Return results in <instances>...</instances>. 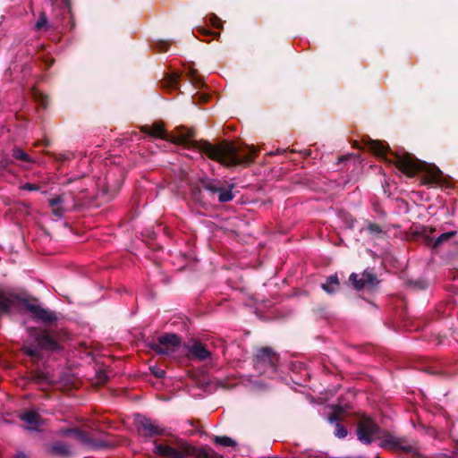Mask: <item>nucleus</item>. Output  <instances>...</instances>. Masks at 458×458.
Returning <instances> with one entry per match:
<instances>
[{"mask_svg":"<svg viewBox=\"0 0 458 458\" xmlns=\"http://www.w3.org/2000/svg\"><path fill=\"white\" fill-rule=\"evenodd\" d=\"M143 131L148 135L183 145L185 148L199 154H206L209 158L216 160L226 166L247 165L252 162L256 148L251 146H235L233 143H223L214 146L207 141L198 142L193 140V131L190 129L178 128L175 132L166 133L161 123L144 126Z\"/></svg>","mask_w":458,"mask_h":458,"instance_id":"f257e3e1","label":"nucleus"},{"mask_svg":"<svg viewBox=\"0 0 458 458\" xmlns=\"http://www.w3.org/2000/svg\"><path fill=\"white\" fill-rule=\"evenodd\" d=\"M368 148L376 156L385 159L386 162L394 163L395 166L408 176H412L421 171L424 173L423 183L437 184L442 178V172L438 167L428 165L414 158L408 153H393L387 146L377 140H369Z\"/></svg>","mask_w":458,"mask_h":458,"instance_id":"f03ea898","label":"nucleus"},{"mask_svg":"<svg viewBox=\"0 0 458 458\" xmlns=\"http://www.w3.org/2000/svg\"><path fill=\"white\" fill-rule=\"evenodd\" d=\"M21 308H24L28 310L32 318L43 322L56 320L54 312L38 304L31 303L28 299L22 298L16 293L0 290V313H10L13 310Z\"/></svg>","mask_w":458,"mask_h":458,"instance_id":"7ed1b4c3","label":"nucleus"},{"mask_svg":"<svg viewBox=\"0 0 458 458\" xmlns=\"http://www.w3.org/2000/svg\"><path fill=\"white\" fill-rule=\"evenodd\" d=\"M358 439L364 444H370L378 441L380 446L385 448H394L398 442L388 431L381 429L372 419L362 417L357 428Z\"/></svg>","mask_w":458,"mask_h":458,"instance_id":"20e7f679","label":"nucleus"},{"mask_svg":"<svg viewBox=\"0 0 458 458\" xmlns=\"http://www.w3.org/2000/svg\"><path fill=\"white\" fill-rule=\"evenodd\" d=\"M154 453L164 458H207V453L179 439L174 445L154 442Z\"/></svg>","mask_w":458,"mask_h":458,"instance_id":"39448f33","label":"nucleus"},{"mask_svg":"<svg viewBox=\"0 0 458 458\" xmlns=\"http://www.w3.org/2000/svg\"><path fill=\"white\" fill-rule=\"evenodd\" d=\"M29 337L23 344V351L33 360L40 358V351H55L59 348L58 344L49 336L45 330L30 328Z\"/></svg>","mask_w":458,"mask_h":458,"instance_id":"423d86ee","label":"nucleus"},{"mask_svg":"<svg viewBox=\"0 0 458 458\" xmlns=\"http://www.w3.org/2000/svg\"><path fill=\"white\" fill-rule=\"evenodd\" d=\"M277 355L269 347H264L257 352L254 366L260 374L274 375L276 372Z\"/></svg>","mask_w":458,"mask_h":458,"instance_id":"0eeeda50","label":"nucleus"},{"mask_svg":"<svg viewBox=\"0 0 458 458\" xmlns=\"http://www.w3.org/2000/svg\"><path fill=\"white\" fill-rule=\"evenodd\" d=\"M233 185V183L216 179H208L203 182V188L211 197L217 196V200L221 203L231 201L233 199L234 195L232 192Z\"/></svg>","mask_w":458,"mask_h":458,"instance_id":"6e6552de","label":"nucleus"},{"mask_svg":"<svg viewBox=\"0 0 458 458\" xmlns=\"http://www.w3.org/2000/svg\"><path fill=\"white\" fill-rule=\"evenodd\" d=\"M181 341L174 334H165L158 337L157 344H153L151 349L160 355H170L180 346Z\"/></svg>","mask_w":458,"mask_h":458,"instance_id":"1a4fd4ad","label":"nucleus"},{"mask_svg":"<svg viewBox=\"0 0 458 458\" xmlns=\"http://www.w3.org/2000/svg\"><path fill=\"white\" fill-rule=\"evenodd\" d=\"M64 435H71L76 438L83 445L89 446L93 449H102L108 447L110 443L103 439H92L87 433L80 429H67L64 432Z\"/></svg>","mask_w":458,"mask_h":458,"instance_id":"9d476101","label":"nucleus"},{"mask_svg":"<svg viewBox=\"0 0 458 458\" xmlns=\"http://www.w3.org/2000/svg\"><path fill=\"white\" fill-rule=\"evenodd\" d=\"M139 430L143 436L155 437L164 434V428H162L156 420H152L146 417H140L137 420Z\"/></svg>","mask_w":458,"mask_h":458,"instance_id":"9b49d317","label":"nucleus"},{"mask_svg":"<svg viewBox=\"0 0 458 458\" xmlns=\"http://www.w3.org/2000/svg\"><path fill=\"white\" fill-rule=\"evenodd\" d=\"M349 281L353 284L355 289L360 290L366 285L374 286L376 284L377 278L371 271L366 269L362 273L360 278H359L357 274L352 273L349 276Z\"/></svg>","mask_w":458,"mask_h":458,"instance_id":"f8f14e48","label":"nucleus"},{"mask_svg":"<svg viewBox=\"0 0 458 458\" xmlns=\"http://www.w3.org/2000/svg\"><path fill=\"white\" fill-rule=\"evenodd\" d=\"M20 419L26 424V428L30 430H38L41 424L38 414L33 411H22L20 414Z\"/></svg>","mask_w":458,"mask_h":458,"instance_id":"ddd939ff","label":"nucleus"},{"mask_svg":"<svg viewBox=\"0 0 458 458\" xmlns=\"http://www.w3.org/2000/svg\"><path fill=\"white\" fill-rule=\"evenodd\" d=\"M189 354L199 360H205L210 356V352L206 349L205 345L198 342L189 347Z\"/></svg>","mask_w":458,"mask_h":458,"instance_id":"4468645a","label":"nucleus"},{"mask_svg":"<svg viewBox=\"0 0 458 458\" xmlns=\"http://www.w3.org/2000/svg\"><path fill=\"white\" fill-rule=\"evenodd\" d=\"M49 206L52 208L54 215L57 217H62L66 211L64 207V199L63 196H58L48 200Z\"/></svg>","mask_w":458,"mask_h":458,"instance_id":"2eb2a0df","label":"nucleus"},{"mask_svg":"<svg viewBox=\"0 0 458 458\" xmlns=\"http://www.w3.org/2000/svg\"><path fill=\"white\" fill-rule=\"evenodd\" d=\"M51 453L59 456H69L72 454L71 447L64 442H56L51 447Z\"/></svg>","mask_w":458,"mask_h":458,"instance_id":"dca6fc26","label":"nucleus"},{"mask_svg":"<svg viewBox=\"0 0 458 458\" xmlns=\"http://www.w3.org/2000/svg\"><path fill=\"white\" fill-rule=\"evenodd\" d=\"M339 288V281L336 275L330 276L325 284H322V289L327 293H334Z\"/></svg>","mask_w":458,"mask_h":458,"instance_id":"f3484780","label":"nucleus"},{"mask_svg":"<svg viewBox=\"0 0 458 458\" xmlns=\"http://www.w3.org/2000/svg\"><path fill=\"white\" fill-rule=\"evenodd\" d=\"M328 420L330 423L335 424V437H337L338 438H344L347 436L346 428L337 422L338 418H337L336 414L330 415L328 418Z\"/></svg>","mask_w":458,"mask_h":458,"instance_id":"a211bd4d","label":"nucleus"},{"mask_svg":"<svg viewBox=\"0 0 458 458\" xmlns=\"http://www.w3.org/2000/svg\"><path fill=\"white\" fill-rule=\"evenodd\" d=\"M179 76L176 73H172L166 76L163 85L170 89H176L178 84Z\"/></svg>","mask_w":458,"mask_h":458,"instance_id":"6ab92c4d","label":"nucleus"},{"mask_svg":"<svg viewBox=\"0 0 458 458\" xmlns=\"http://www.w3.org/2000/svg\"><path fill=\"white\" fill-rule=\"evenodd\" d=\"M455 234H456L455 231H451V232H447V233H444L440 234L435 240L434 247L437 248V247L440 246L443 242L448 241L449 239L454 237Z\"/></svg>","mask_w":458,"mask_h":458,"instance_id":"aec40b11","label":"nucleus"},{"mask_svg":"<svg viewBox=\"0 0 458 458\" xmlns=\"http://www.w3.org/2000/svg\"><path fill=\"white\" fill-rule=\"evenodd\" d=\"M13 156L16 159L23 160V161H26V162H30L31 161V159L28 156V154H26L21 148H14L13 151Z\"/></svg>","mask_w":458,"mask_h":458,"instance_id":"412c9836","label":"nucleus"},{"mask_svg":"<svg viewBox=\"0 0 458 458\" xmlns=\"http://www.w3.org/2000/svg\"><path fill=\"white\" fill-rule=\"evenodd\" d=\"M215 442L224 446H233L234 445V441L228 437H216Z\"/></svg>","mask_w":458,"mask_h":458,"instance_id":"4be33fe9","label":"nucleus"},{"mask_svg":"<svg viewBox=\"0 0 458 458\" xmlns=\"http://www.w3.org/2000/svg\"><path fill=\"white\" fill-rule=\"evenodd\" d=\"M47 26V17L44 13H41L38 21L35 24V28L39 30L42 29H46Z\"/></svg>","mask_w":458,"mask_h":458,"instance_id":"5701e85b","label":"nucleus"},{"mask_svg":"<svg viewBox=\"0 0 458 458\" xmlns=\"http://www.w3.org/2000/svg\"><path fill=\"white\" fill-rule=\"evenodd\" d=\"M72 157H73V154L69 151L58 153L55 155L56 160H58L60 162H64V161L70 160Z\"/></svg>","mask_w":458,"mask_h":458,"instance_id":"b1692460","label":"nucleus"},{"mask_svg":"<svg viewBox=\"0 0 458 458\" xmlns=\"http://www.w3.org/2000/svg\"><path fill=\"white\" fill-rule=\"evenodd\" d=\"M367 229L369 232V233H371L373 235H377V234L382 233L381 227L376 224H369L368 225Z\"/></svg>","mask_w":458,"mask_h":458,"instance_id":"393cba45","label":"nucleus"},{"mask_svg":"<svg viewBox=\"0 0 458 458\" xmlns=\"http://www.w3.org/2000/svg\"><path fill=\"white\" fill-rule=\"evenodd\" d=\"M20 189L30 191H36L39 190V187L36 184L27 182V183L21 185Z\"/></svg>","mask_w":458,"mask_h":458,"instance_id":"a878e982","label":"nucleus"},{"mask_svg":"<svg viewBox=\"0 0 458 458\" xmlns=\"http://www.w3.org/2000/svg\"><path fill=\"white\" fill-rule=\"evenodd\" d=\"M209 20L212 26L216 28H220L222 26V21L216 14H211Z\"/></svg>","mask_w":458,"mask_h":458,"instance_id":"bb28decb","label":"nucleus"},{"mask_svg":"<svg viewBox=\"0 0 458 458\" xmlns=\"http://www.w3.org/2000/svg\"><path fill=\"white\" fill-rule=\"evenodd\" d=\"M151 371L157 377H163L165 376V371L161 369L154 367L151 368Z\"/></svg>","mask_w":458,"mask_h":458,"instance_id":"cd10ccee","label":"nucleus"},{"mask_svg":"<svg viewBox=\"0 0 458 458\" xmlns=\"http://www.w3.org/2000/svg\"><path fill=\"white\" fill-rule=\"evenodd\" d=\"M107 380V376L105 372L100 371L98 373V381L99 383H104Z\"/></svg>","mask_w":458,"mask_h":458,"instance_id":"c85d7f7f","label":"nucleus"},{"mask_svg":"<svg viewBox=\"0 0 458 458\" xmlns=\"http://www.w3.org/2000/svg\"><path fill=\"white\" fill-rule=\"evenodd\" d=\"M15 458H28L23 453H18Z\"/></svg>","mask_w":458,"mask_h":458,"instance_id":"c756f323","label":"nucleus"},{"mask_svg":"<svg viewBox=\"0 0 458 458\" xmlns=\"http://www.w3.org/2000/svg\"><path fill=\"white\" fill-rule=\"evenodd\" d=\"M284 149H277V150H276V152L275 154H278V155H279V154H282V153H284ZM271 154H274V153L272 152Z\"/></svg>","mask_w":458,"mask_h":458,"instance_id":"7c9ffc66","label":"nucleus"},{"mask_svg":"<svg viewBox=\"0 0 458 458\" xmlns=\"http://www.w3.org/2000/svg\"><path fill=\"white\" fill-rule=\"evenodd\" d=\"M346 159H347V157H343L342 158H340V161H344V160H346Z\"/></svg>","mask_w":458,"mask_h":458,"instance_id":"2f4dec72","label":"nucleus"},{"mask_svg":"<svg viewBox=\"0 0 458 458\" xmlns=\"http://www.w3.org/2000/svg\"><path fill=\"white\" fill-rule=\"evenodd\" d=\"M186 156L190 157H192V155L189 154V153H186Z\"/></svg>","mask_w":458,"mask_h":458,"instance_id":"473e14b6","label":"nucleus"},{"mask_svg":"<svg viewBox=\"0 0 458 458\" xmlns=\"http://www.w3.org/2000/svg\"><path fill=\"white\" fill-rule=\"evenodd\" d=\"M186 156L190 157H192V155L189 154V153H186Z\"/></svg>","mask_w":458,"mask_h":458,"instance_id":"72a5a7b5","label":"nucleus"},{"mask_svg":"<svg viewBox=\"0 0 458 458\" xmlns=\"http://www.w3.org/2000/svg\"><path fill=\"white\" fill-rule=\"evenodd\" d=\"M186 156L190 157H192V155L189 154V153H186Z\"/></svg>","mask_w":458,"mask_h":458,"instance_id":"f704fd0d","label":"nucleus"}]
</instances>
